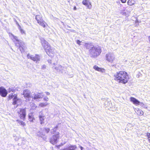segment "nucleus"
Masks as SVG:
<instances>
[{
  "mask_svg": "<svg viewBox=\"0 0 150 150\" xmlns=\"http://www.w3.org/2000/svg\"><path fill=\"white\" fill-rule=\"evenodd\" d=\"M7 92L6 89L3 87H0V95L3 97H5L7 94Z\"/></svg>",
  "mask_w": 150,
  "mask_h": 150,
  "instance_id": "13",
  "label": "nucleus"
},
{
  "mask_svg": "<svg viewBox=\"0 0 150 150\" xmlns=\"http://www.w3.org/2000/svg\"><path fill=\"white\" fill-rule=\"evenodd\" d=\"M9 92L11 91L14 92L15 91V89L12 88H9L8 90Z\"/></svg>",
  "mask_w": 150,
  "mask_h": 150,
  "instance_id": "30",
  "label": "nucleus"
},
{
  "mask_svg": "<svg viewBox=\"0 0 150 150\" xmlns=\"http://www.w3.org/2000/svg\"><path fill=\"white\" fill-rule=\"evenodd\" d=\"M46 66L45 65H42L41 67V69H46Z\"/></svg>",
  "mask_w": 150,
  "mask_h": 150,
  "instance_id": "34",
  "label": "nucleus"
},
{
  "mask_svg": "<svg viewBox=\"0 0 150 150\" xmlns=\"http://www.w3.org/2000/svg\"><path fill=\"white\" fill-rule=\"evenodd\" d=\"M30 92L28 90H24L23 91V95L26 100L28 101H32V95H30Z\"/></svg>",
  "mask_w": 150,
  "mask_h": 150,
  "instance_id": "8",
  "label": "nucleus"
},
{
  "mask_svg": "<svg viewBox=\"0 0 150 150\" xmlns=\"http://www.w3.org/2000/svg\"><path fill=\"white\" fill-rule=\"evenodd\" d=\"M137 110V112L136 111V112L138 115H143L144 112L141 110L139 109H138L137 110Z\"/></svg>",
  "mask_w": 150,
  "mask_h": 150,
  "instance_id": "22",
  "label": "nucleus"
},
{
  "mask_svg": "<svg viewBox=\"0 0 150 150\" xmlns=\"http://www.w3.org/2000/svg\"><path fill=\"white\" fill-rule=\"evenodd\" d=\"M17 96V95H16L15 94L14 95H13V94H10L9 95V96H8V98H9V99H11L12 98H13L14 97V96Z\"/></svg>",
  "mask_w": 150,
  "mask_h": 150,
  "instance_id": "29",
  "label": "nucleus"
},
{
  "mask_svg": "<svg viewBox=\"0 0 150 150\" xmlns=\"http://www.w3.org/2000/svg\"><path fill=\"white\" fill-rule=\"evenodd\" d=\"M93 68L96 70L98 71H99L103 72V71H104V69H102L101 68H99L96 65L94 66L93 67Z\"/></svg>",
  "mask_w": 150,
  "mask_h": 150,
  "instance_id": "21",
  "label": "nucleus"
},
{
  "mask_svg": "<svg viewBox=\"0 0 150 150\" xmlns=\"http://www.w3.org/2000/svg\"><path fill=\"white\" fill-rule=\"evenodd\" d=\"M76 42H77V44H79V45H81V44H80L81 43V41L80 40H77L76 41Z\"/></svg>",
  "mask_w": 150,
  "mask_h": 150,
  "instance_id": "36",
  "label": "nucleus"
},
{
  "mask_svg": "<svg viewBox=\"0 0 150 150\" xmlns=\"http://www.w3.org/2000/svg\"><path fill=\"white\" fill-rule=\"evenodd\" d=\"M85 46L87 49H90L89 51V53L91 57L96 58L101 53V48L99 46H93L88 43L85 44Z\"/></svg>",
  "mask_w": 150,
  "mask_h": 150,
  "instance_id": "1",
  "label": "nucleus"
},
{
  "mask_svg": "<svg viewBox=\"0 0 150 150\" xmlns=\"http://www.w3.org/2000/svg\"><path fill=\"white\" fill-rule=\"evenodd\" d=\"M18 115H19L20 118L21 119L24 120L26 115V109H21L20 110V111L19 110L18 111Z\"/></svg>",
  "mask_w": 150,
  "mask_h": 150,
  "instance_id": "10",
  "label": "nucleus"
},
{
  "mask_svg": "<svg viewBox=\"0 0 150 150\" xmlns=\"http://www.w3.org/2000/svg\"><path fill=\"white\" fill-rule=\"evenodd\" d=\"M35 18L38 23L44 28L46 27L47 26V24L45 21H43L42 16L40 15H36Z\"/></svg>",
  "mask_w": 150,
  "mask_h": 150,
  "instance_id": "6",
  "label": "nucleus"
},
{
  "mask_svg": "<svg viewBox=\"0 0 150 150\" xmlns=\"http://www.w3.org/2000/svg\"><path fill=\"white\" fill-rule=\"evenodd\" d=\"M46 93L47 95H50V93L48 92H46Z\"/></svg>",
  "mask_w": 150,
  "mask_h": 150,
  "instance_id": "38",
  "label": "nucleus"
},
{
  "mask_svg": "<svg viewBox=\"0 0 150 150\" xmlns=\"http://www.w3.org/2000/svg\"><path fill=\"white\" fill-rule=\"evenodd\" d=\"M82 4L86 6L88 8L91 9V3L88 2L87 0H83L82 1Z\"/></svg>",
  "mask_w": 150,
  "mask_h": 150,
  "instance_id": "15",
  "label": "nucleus"
},
{
  "mask_svg": "<svg viewBox=\"0 0 150 150\" xmlns=\"http://www.w3.org/2000/svg\"><path fill=\"white\" fill-rule=\"evenodd\" d=\"M136 22H135V23H137V22H138V21H136Z\"/></svg>",
  "mask_w": 150,
  "mask_h": 150,
  "instance_id": "45",
  "label": "nucleus"
},
{
  "mask_svg": "<svg viewBox=\"0 0 150 150\" xmlns=\"http://www.w3.org/2000/svg\"><path fill=\"white\" fill-rule=\"evenodd\" d=\"M13 36L14 39L16 40V42H15V45L17 47H19L18 48L22 53L24 52L25 48L24 42L21 40H19L17 37Z\"/></svg>",
  "mask_w": 150,
  "mask_h": 150,
  "instance_id": "4",
  "label": "nucleus"
},
{
  "mask_svg": "<svg viewBox=\"0 0 150 150\" xmlns=\"http://www.w3.org/2000/svg\"><path fill=\"white\" fill-rule=\"evenodd\" d=\"M64 67L60 65H58L57 67H55L54 68L57 72H61L62 73L64 72Z\"/></svg>",
  "mask_w": 150,
  "mask_h": 150,
  "instance_id": "14",
  "label": "nucleus"
},
{
  "mask_svg": "<svg viewBox=\"0 0 150 150\" xmlns=\"http://www.w3.org/2000/svg\"><path fill=\"white\" fill-rule=\"evenodd\" d=\"M48 104L47 103H41L39 105V106L41 107H42L45 106H46Z\"/></svg>",
  "mask_w": 150,
  "mask_h": 150,
  "instance_id": "26",
  "label": "nucleus"
},
{
  "mask_svg": "<svg viewBox=\"0 0 150 150\" xmlns=\"http://www.w3.org/2000/svg\"><path fill=\"white\" fill-rule=\"evenodd\" d=\"M134 1L133 0H129L128 1L127 4L129 5L132 6L134 4Z\"/></svg>",
  "mask_w": 150,
  "mask_h": 150,
  "instance_id": "25",
  "label": "nucleus"
},
{
  "mask_svg": "<svg viewBox=\"0 0 150 150\" xmlns=\"http://www.w3.org/2000/svg\"><path fill=\"white\" fill-rule=\"evenodd\" d=\"M132 10V8L130 6L127 7L126 8V11L129 12Z\"/></svg>",
  "mask_w": 150,
  "mask_h": 150,
  "instance_id": "31",
  "label": "nucleus"
},
{
  "mask_svg": "<svg viewBox=\"0 0 150 150\" xmlns=\"http://www.w3.org/2000/svg\"><path fill=\"white\" fill-rule=\"evenodd\" d=\"M28 59H30L35 62L36 63H39L40 61L41 57L38 54H35L34 56L33 55L28 54L27 55Z\"/></svg>",
  "mask_w": 150,
  "mask_h": 150,
  "instance_id": "5",
  "label": "nucleus"
},
{
  "mask_svg": "<svg viewBox=\"0 0 150 150\" xmlns=\"http://www.w3.org/2000/svg\"><path fill=\"white\" fill-rule=\"evenodd\" d=\"M53 64H54V65H56V63H54Z\"/></svg>",
  "mask_w": 150,
  "mask_h": 150,
  "instance_id": "44",
  "label": "nucleus"
},
{
  "mask_svg": "<svg viewBox=\"0 0 150 150\" xmlns=\"http://www.w3.org/2000/svg\"><path fill=\"white\" fill-rule=\"evenodd\" d=\"M16 121L18 122L20 125H21L23 126H24L25 125V123L21 120H16Z\"/></svg>",
  "mask_w": 150,
  "mask_h": 150,
  "instance_id": "23",
  "label": "nucleus"
},
{
  "mask_svg": "<svg viewBox=\"0 0 150 150\" xmlns=\"http://www.w3.org/2000/svg\"><path fill=\"white\" fill-rule=\"evenodd\" d=\"M149 39L150 43V36L149 37Z\"/></svg>",
  "mask_w": 150,
  "mask_h": 150,
  "instance_id": "41",
  "label": "nucleus"
},
{
  "mask_svg": "<svg viewBox=\"0 0 150 150\" xmlns=\"http://www.w3.org/2000/svg\"><path fill=\"white\" fill-rule=\"evenodd\" d=\"M121 2L123 3H125L126 2L127 0H120Z\"/></svg>",
  "mask_w": 150,
  "mask_h": 150,
  "instance_id": "37",
  "label": "nucleus"
},
{
  "mask_svg": "<svg viewBox=\"0 0 150 150\" xmlns=\"http://www.w3.org/2000/svg\"><path fill=\"white\" fill-rule=\"evenodd\" d=\"M114 77L115 80L118 82L124 84L127 83L129 79L128 75L125 71H121L114 74Z\"/></svg>",
  "mask_w": 150,
  "mask_h": 150,
  "instance_id": "2",
  "label": "nucleus"
},
{
  "mask_svg": "<svg viewBox=\"0 0 150 150\" xmlns=\"http://www.w3.org/2000/svg\"><path fill=\"white\" fill-rule=\"evenodd\" d=\"M43 97V95L40 93L35 94V93L32 95V101H33L35 100H37L39 98H42Z\"/></svg>",
  "mask_w": 150,
  "mask_h": 150,
  "instance_id": "12",
  "label": "nucleus"
},
{
  "mask_svg": "<svg viewBox=\"0 0 150 150\" xmlns=\"http://www.w3.org/2000/svg\"><path fill=\"white\" fill-rule=\"evenodd\" d=\"M77 147L76 145H70L64 149V150H76Z\"/></svg>",
  "mask_w": 150,
  "mask_h": 150,
  "instance_id": "16",
  "label": "nucleus"
},
{
  "mask_svg": "<svg viewBox=\"0 0 150 150\" xmlns=\"http://www.w3.org/2000/svg\"><path fill=\"white\" fill-rule=\"evenodd\" d=\"M39 117L40 121V123L42 125L44 123V121L45 120L44 116L41 115L39 116Z\"/></svg>",
  "mask_w": 150,
  "mask_h": 150,
  "instance_id": "18",
  "label": "nucleus"
},
{
  "mask_svg": "<svg viewBox=\"0 0 150 150\" xmlns=\"http://www.w3.org/2000/svg\"><path fill=\"white\" fill-rule=\"evenodd\" d=\"M74 10H76V7H75L74 8Z\"/></svg>",
  "mask_w": 150,
  "mask_h": 150,
  "instance_id": "43",
  "label": "nucleus"
},
{
  "mask_svg": "<svg viewBox=\"0 0 150 150\" xmlns=\"http://www.w3.org/2000/svg\"><path fill=\"white\" fill-rule=\"evenodd\" d=\"M80 149H81V150H83V147L81 146H80Z\"/></svg>",
  "mask_w": 150,
  "mask_h": 150,
  "instance_id": "39",
  "label": "nucleus"
},
{
  "mask_svg": "<svg viewBox=\"0 0 150 150\" xmlns=\"http://www.w3.org/2000/svg\"><path fill=\"white\" fill-rule=\"evenodd\" d=\"M57 126L55 127L53 129L51 130V132L52 133H54L56 131L57 129Z\"/></svg>",
  "mask_w": 150,
  "mask_h": 150,
  "instance_id": "28",
  "label": "nucleus"
},
{
  "mask_svg": "<svg viewBox=\"0 0 150 150\" xmlns=\"http://www.w3.org/2000/svg\"><path fill=\"white\" fill-rule=\"evenodd\" d=\"M41 129H42V132H43V134L45 135V133H48L49 132L50 130V129L48 128H42Z\"/></svg>",
  "mask_w": 150,
  "mask_h": 150,
  "instance_id": "19",
  "label": "nucleus"
},
{
  "mask_svg": "<svg viewBox=\"0 0 150 150\" xmlns=\"http://www.w3.org/2000/svg\"><path fill=\"white\" fill-rule=\"evenodd\" d=\"M44 100L46 101H48L49 100V98L47 97H45L44 98Z\"/></svg>",
  "mask_w": 150,
  "mask_h": 150,
  "instance_id": "35",
  "label": "nucleus"
},
{
  "mask_svg": "<svg viewBox=\"0 0 150 150\" xmlns=\"http://www.w3.org/2000/svg\"><path fill=\"white\" fill-rule=\"evenodd\" d=\"M130 101L135 105H139L140 103V102L137 99L134 97H131Z\"/></svg>",
  "mask_w": 150,
  "mask_h": 150,
  "instance_id": "17",
  "label": "nucleus"
},
{
  "mask_svg": "<svg viewBox=\"0 0 150 150\" xmlns=\"http://www.w3.org/2000/svg\"><path fill=\"white\" fill-rule=\"evenodd\" d=\"M147 135L148 137V140L149 142H150V133H147Z\"/></svg>",
  "mask_w": 150,
  "mask_h": 150,
  "instance_id": "33",
  "label": "nucleus"
},
{
  "mask_svg": "<svg viewBox=\"0 0 150 150\" xmlns=\"http://www.w3.org/2000/svg\"><path fill=\"white\" fill-rule=\"evenodd\" d=\"M59 133L56 132V134L54 135L50 140V142L53 144H56L57 142V139L59 138Z\"/></svg>",
  "mask_w": 150,
  "mask_h": 150,
  "instance_id": "9",
  "label": "nucleus"
},
{
  "mask_svg": "<svg viewBox=\"0 0 150 150\" xmlns=\"http://www.w3.org/2000/svg\"><path fill=\"white\" fill-rule=\"evenodd\" d=\"M139 105H140L141 106L144 107V108H146V107H145V105L142 102H140V103L139 104Z\"/></svg>",
  "mask_w": 150,
  "mask_h": 150,
  "instance_id": "32",
  "label": "nucleus"
},
{
  "mask_svg": "<svg viewBox=\"0 0 150 150\" xmlns=\"http://www.w3.org/2000/svg\"><path fill=\"white\" fill-rule=\"evenodd\" d=\"M48 62L49 63H51V60H48Z\"/></svg>",
  "mask_w": 150,
  "mask_h": 150,
  "instance_id": "40",
  "label": "nucleus"
},
{
  "mask_svg": "<svg viewBox=\"0 0 150 150\" xmlns=\"http://www.w3.org/2000/svg\"><path fill=\"white\" fill-rule=\"evenodd\" d=\"M18 29H19V30L21 32V33L22 34L24 33L25 32H24V31L21 28V27L20 26L19 24H18Z\"/></svg>",
  "mask_w": 150,
  "mask_h": 150,
  "instance_id": "27",
  "label": "nucleus"
},
{
  "mask_svg": "<svg viewBox=\"0 0 150 150\" xmlns=\"http://www.w3.org/2000/svg\"><path fill=\"white\" fill-rule=\"evenodd\" d=\"M13 104L14 105H16V107L22 103L21 100L20 99L17 98V96H15L13 99Z\"/></svg>",
  "mask_w": 150,
  "mask_h": 150,
  "instance_id": "11",
  "label": "nucleus"
},
{
  "mask_svg": "<svg viewBox=\"0 0 150 150\" xmlns=\"http://www.w3.org/2000/svg\"><path fill=\"white\" fill-rule=\"evenodd\" d=\"M41 43L44 48L48 55L50 53L53 54L54 52V48L50 46L49 43L44 39L41 40Z\"/></svg>",
  "mask_w": 150,
  "mask_h": 150,
  "instance_id": "3",
  "label": "nucleus"
},
{
  "mask_svg": "<svg viewBox=\"0 0 150 150\" xmlns=\"http://www.w3.org/2000/svg\"><path fill=\"white\" fill-rule=\"evenodd\" d=\"M72 0H67V1H68L69 2L70 1H72Z\"/></svg>",
  "mask_w": 150,
  "mask_h": 150,
  "instance_id": "42",
  "label": "nucleus"
},
{
  "mask_svg": "<svg viewBox=\"0 0 150 150\" xmlns=\"http://www.w3.org/2000/svg\"><path fill=\"white\" fill-rule=\"evenodd\" d=\"M37 135L38 136L42 138H43V137L45 135L43 134V132H42L41 129L40 130L38 133Z\"/></svg>",
  "mask_w": 150,
  "mask_h": 150,
  "instance_id": "20",
  "label": "nucleus"
},
{
  "mask_svg": "<svg viewBox=\"0 0 150 150\" xmlns=\"http://www.w3.org/2000/svg\"><path fill=\"white\" fill-rule=\"evenodd\" d=\"M28 117L29 120L30 122H33L34 119L33 115L32 114L30 113Z\"/></svg>",
  "mask_w": 150,
  "mask_h": 150,
  "instance_id": "24",
  "label": "nucleus"
},
{
  "mask_svg": "<svg viewBox=\"0 0 150 150\" xmlns=\"http://www.w3.org/2000/svg\"><path fill=\"white\" fill-rule=\"evenodd\" d=\"M105 58L106 60L108 62L111 63H113L115 60V56L113 53L109 52L106 55Z\"/></svg>",
  "mask_w": 150,
  "mask_h": 150,
  "instance_id": "7",
  "label": "nucleus"
}]
</instances>
